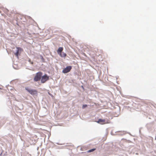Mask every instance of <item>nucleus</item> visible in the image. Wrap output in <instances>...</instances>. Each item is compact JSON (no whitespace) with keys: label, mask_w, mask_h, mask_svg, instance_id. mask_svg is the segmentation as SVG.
<instances>
[{"label":"nucleus","mask_w":156,"mask_h":156,"mask_svg":"<svg viewBox=\"0 0 156 156\" xmlns=\"http://www.w3.org/2000/svg\"><path fill=\"white\" fill-rule=\"evenodd\" d=\"M59 55L61 57H65L66 56V53L63 52L62 53H60Z\"/></svg>","instance_id":"6e6552de"},{"label":"nucleus","mask_w":156,"mask_h":156,"mask_svg":"<svg viewBox=\"0 0 156 156\" xmlns=\"http://www.w3.org/2000/svg\"><path fill=\"white\" fill-rule=\"evenodd\" d=\"M49 79V77L46 74H45L43 76H41V82L42 83H44Z\"/></svg>","instance_id":"20e7f679"},{"label":"nucleus","mask_w":156,"mask_h":156,"mask_svg":"<svg viewBox=\"0 0 156 156\" xmlns=\"http://www.w3.org/2000/svg\"><path fill=\"white\" fill-rule=\"evenodd\" d=\"M97 122L103 125L105 124L109 123H110V122L109 120L108 119H100L98 120Z\"/></svg>","instance_id":"f03ea898"},{"label":"nucleus","mask_w":156,"mask_h":156,"mask_svg":"<svg viewBox=\"0 0 156 156\" xmlns=\"http://www.w3.org/2000/svg\"><path fill=\"white\" fill-rule=\"evenodd\" d=\"M95 149H95V148L92 149H91L89 150L88 151V152H91L94 151V150H95Z\"/></svg>","instance_id":"1a4fd4ad"},{"label":"nucleus","mask_w":156,"mask_h":156,"mask_svg":"<svg viewBox=\"0 0 156 156\" xmlns=\"http://www.w3.org/2000/svg\"><path fill=\"white\" fill-rule=\"evenodd\" d=\"M29 61L31 64H33V62H31L30 59Z\"/></svg>","instance_id":"9b49d317"},{"label":"nucleus","mask_w":156,"mask_h":156,"mask_svg":"<svg viewBox=\"0 0 156 156\" xmlns=\"http://www.w3.org/2000/svg\"><path fill=\"white\" fill-rule=\"evenodd\" d=\"M42 75V73L41 72H39L37 73L34 78V81L35 82H37L40 80L41 78Z\"/></svg>","instance_id":"f257e3e1"},{"label":"nucleus","mask_w":156,"mask_h":156,"mask_svg":"<svg viewBox=\"0 0 156 156\" xmlns=\"http://www.w3.org/2000/svg\"><path fill=\"white\" fill-rule=\"evenodd\" d=\"M87 106V105H84L82 106V108L83 109L85 108V107Z\"/></svg>","instance_id":"9d476101"},{"label":"nucleus","mask_w":156,"mask_h":156,"mask_svg":"<svg viewBox=\"0 0 156 156\" xmlns=\"http://www.w3.org/2000/svg\"><path fill=\"white\" fill-rule=\"evenodd\" d=\"M63 50V48L62 47L59 48L57 50V52L58 53L59 55L61 53V52Z\"/></svg>","instance_id":"0eeeda50"},{"label":"nucleus","mask_w":156,"mask_h":156,"mask_svg":"<svg viewBox=\"0 0 156 156\" xmlns=\"http://www.w3.org/2000/svg\"><path fill=\"white\" fill-rule=\"evenodd\" d=\"M16 48L17 49V50L16 52L15 53V54L16 56L18 57L19 54L23 51V50L22 48L20 47H16Z\"/></svg>","instance_id":"423d86ee"},{"label":"nucleus","mask_w":156,"mask_h":156,"mask_svg":"<svg viewBox=\"0 0 156 156\" xmlns=\"http://www.w3.org/2000/svg\"><path fill=\"white\" fill-rule=\"evenodd\" d=\"M72 69V67L71 66H68L63 69L62 73H67L70 72Z\"/></svg>","instance_id":"39448f33"},{"label":"nucleus","mask_w":156,"mask_h":156,"mask_svg":"<svg viewBox=\"0 0 156 156\" xmlns=\"http://www.w3.org/2000/svg\"><path fill=\"white\" fill-rule=\"evenodd\" d=\"M25 89L32 95H37V90L31 89L28 87H26Z\"/></svg>","instance_id":"7ed1b4c3"}]
</instances>
